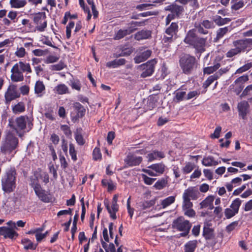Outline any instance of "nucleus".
Here are the masks:
<instances>
[{
	"instance_id": "nucleus-1",
	"label": "nucleus",
	"mask_w": 252,
	"mask_h": 252,
	"mask_svg": "<svg viewBox=\"0 0 252 252\" xmlns=\"http://www.w3.org/2000/svg\"><path fill=\"white\" fill-rule=\"evenodd\" d=\"M19 140L11 131L6 132L0 145V153L6 157H13L18 147Z\"/></svg>"
},
{
	"instance_id": "nucleus-2",
	"label": "nucleus",
	"mask_w": 252,
	"mask_h": 252,
	"mask_svg": "<svg viewBox=\"0 0 252 252\" xmlns=\"http://www.w3.org/2000/svg\"><path fill=\"white\" fill-rule=\"evenodd\" d=\"M207 38L198 37L194 29L189 31L184 39L186 44L192 46L197 52L202 53L205 50Z\"/></svg>"
},
{
	"instance_id": "nucleus-3",
	"label": "nucleus",
	"mask_w": 252,
	"mask_h": 252,
	"mask_svg": "<svg viewBox=\"0 0 252 252\" xmlns=\"http://www.w3.org/2000/svg\"><path fill=\"white\" fill-rule=\"evenodd\" d=\"M27 125L29 131L32 128L33 124L31 118L26 115L20 116L16 118L14 121L12 119L8 120V126L13 129L19 137H22V134L19 133V130L25 129Z\"/></svg>"
},
{
	"instance_id": "nucleus-4",
	"label": "nucleus",
	"mask_w": 252,
	"mask_h": 252,
	"mask_svg": "<svg viewBox=\"0 0 252 252\" xmlns=\"http://www.w3.org/2000/svg\"><path fill=\"white\" fill-rule=\"evenodd\" d=\"M16 171L14 168L8 169L1 179V185L3 190L10 193L14 191L16 188Z\"/></svg>"
},
{
	"instance_id": "nucleus-5",
	"label": "nucleus",
	"mask_w": 252,
	"mask_h": 252,
	"mask_svg": "<svg viewBox=\"0 0 252 252\" xmlns=\"http://www.w3.org/2000/svg\"><path fill=\"white\" fill-rule=\"evenodd\" d=\"M179 65L183 72L189 74L197 67L196 58L189 54H185L180 57Z\"/></svg>"
},
{
	"instance_id": "nucleus-6",
	"label": "nucleus",
	"mask_w": 252,
	"mask_h": 252,
	"mask_svg": "<svg viewBox=\"0 0 252 252\" xmlns=\"http://www.w3.org/2000/svg\"><path fill=\"white\" fill-rule=\"evenodd\" d=\"M179 26L178 23L172 22L165 30L162 41L164 43H171L177 38Z\"/></svg>"
},
{
	"instance_id": "nucleus-7",
	"label": "nucleus",
	"mask_w": 252,
	"mask_h": 252,
	"mask_svg": "<svg viewBox=\"0 0 252 252\" xmlns=\"http://www.w3.org/2000/svg\"><path fill=\"white\" fill-rule=\"evenodd\" d=\"M242 200L239 198H236L231 203L229 208L224 209V214L226 219H230L238 214L239 208L241 205Z\"/></svg>"
},
{
	"instance_id": "nucleus-8",
	"label": "nucleus",
	"mask_w": 252,
	"mask_h": 252,
	"mask_svg": "<svg viewBox=\"0 0 252 252\" xmlns=\"http://www.w3.org/2000/svg\"><path fill=\"white\" fill-rule=\"evenodd\" d=\"M157 63V62L155 59H153L139 65V67L143 70V72L140 75L141 77L145 78L151 76L154 72L155 66Z\"/></svg>"
},
{
	"instance_id": "nucleus-9",
	"label": "nucleus",
	"mask_w": 252,
	"mask_h": 252,
	"mask_svg": "<svg viewBox=\"0 0 252 252\" xmlns=\"http://www.w3.org/2000/svg\"><path fill=\"white\" fill-rule=\"evenodd\" d=\"M46 16L45 12L36 13L33 18V21L37 25L35 28L37 31L42 32L45 31L47 27Z\"/></svg>"
},
{
	"instance_id": "nucleus-10",
	"label": "nucleus",
	"mask_w": 252,
	"mask_h": 252,
	"mask_svg": "<svg viewBox=\"0 0 252 252\" xmlns=\"http://www.w3.org/2000/svg\"><path fill=\"white\" fill-rule=\"evenodd\" d=\"M175 1L165 7L164 10L170 11V13L169 14L178 18L183 14L185 9L183 6L179 5Z\"/></svg>"
},
{
	"instance_id": "nucleus-11",
	"label": "nucleus",
	"mask_w": 252,
	"mask_h": 252,
	"mask_svg": "<svg viewBox=\"0 0 252 252\" xmlns=\"http://www.w3.org/2000/svg\"><path fill=\"white\" fill-rule=\"evenodd\" d=\"M234 47H236L241 52H245L247 49H252V38L240 39L233 42Z\"/></svg>"
},
{
	"instance_id": "nucleus-12",
	"label": "nucleus",
	"mask_w": 252,
	"mask_h": 252,
	"mask_svg": "<svg viewBox=\"0 0 252 252\" xmlns=\"http://www.w3.org/2000/svg\"><path fill=\"white\" fill-rule=\"evenodd\" d=\"M20 97V93L17 91L16 86L14 85H10L4 94L6 104H9L11 101Z\"/></svg>"
},
{
	"instance_id": "nucleus-13",
	"label": "nucleus",
	"mask_w": 252,
	"mask_h": 252,
	"mask_svg": "<svg viewBox=\"0 0 252 252\" xmlns=\"http://www.w3.org/2000/svg\"><path fill=\"white\" fill-rule=\"evenodd\" d=\"M174 227L179 231H189L191 224L188 220H185L182 217H179L173 222Z\"/></svg>"
},
{
	"instance_id": "nucleus-14",
	"label": "nucleus",
	"mask_w": 252,
	"mask_h": 252,
	"mask_svg": "<svg viewBox=\"0 0 252 252\" xmlns=\"http://www.w3.org/2000/svg\"><path fill=\"white\" fill-rule=\"evenodd\" d=\"M226 68H220L218 72L213 75L210 76L204 82L203 87L204 89L207 88L213 82L219 79L223 74L226 73L228 71Z\"/></svg>"
},
{
	"instance_id": "nucleus-15",
	"label": "nucleus",
	"mask_w": 252,
	"mask_h": 252,
	"mask_svg": "<svg viewBox=\"0 0 252 252\" xmlns=\"http://www.w3.org/2000/svg\"><path fill=\"white\" fill-rule=\"evenodd\" d=\"M35 194L38 198L43 202L49 203L52 201V197L50 193H48L41 187L34 190Z\"/></svg>"
},
{
	"instance_id": "nucleus-16",
	"label": "nucleus",
	"mask_w": 252,
	"mask_h": 252,
	"mask_svg": "<svg viewBox=\"0 0 252 252\" xmlns=\"http://www.w3.org/2000/svg\"><path fill=\"white\" fill-rule=\"evenodd\" d=\"M11 81L14 82H21L24 80V77L22 71H20L15 65H13L11 69Z\"/></svg>"
},
{
	"instance_id": "nucleus-17",
	"label": "nucleus",
	"mask_w": 252,
	"mask_h": 252,
	"mask_svg": "<svg viewBox=\"0 0 252 252\" xmlns=\"http://www.w3.org/2000/svg\"><path fill=\"white\" fill-rule=\"evenodd\" d=\"M250 105L249 103L245 100L242 101L238 103L237 105L239 115L242 117L243 119H245L246 116L249 112Z\"/></svg>"
},
{
	"instance_id": "nucleus-18",
	"label": "nucleus",
	"mask_w": 252,
	"mask_h": 252,
	"mask_svg": "<svg viewBox=\"0 0 252 252\" xmlns=\"http://www.w3.org/2000/svg\"><path fill=\"white\" fill-rule=\"evenodd\" d=\"M142 158L134 155H128L125 159V162L129 166L139 165L142 161Z\"/></svg>"
},
{
	"instance_id": "nucleus-19",
	"label": "nucleus",
	"mask_w": 252,
	"mask_h": 252,
	"mask_svg": "<svg viewBox=\"0 0 252 252\" xmlns=\"http://www.w3.org/2000/svg\"><path fill=\"white\" fill-rule=\"evenodd\" d=\"M210 226L211 224L207 222L204 224L203 227L202 235L206 240H213L215 237L214 230Z\"/></svg>"
},
{
	"instance_id": "nucleus-20",
	"label": "nucleus",
	"mask_w": 252,
	"mask_h": 252,
	"mask_svg": "<svg viewBox=\"0 0 252 252\" xmlns=\"http://www.w3.org/2000/svg\"><path fill=\"white\" fill-rule=\"evenodd\" d=\"M0 235L3 236L5 239H13L14 237H17L18 234L13 229L3 226L0 227Z\"/></svg>"
},
{
	"instance_id": "nucleus-21",
	"label": "nucleus",
	"mask_w": 252,
	"mask_h": 252,
	"mask_svg": "<svg viewBox=\"0 0 252 252\" xmlns=\"http://www.w3.org/2000/svg\"><path fill=\"white\" fill-rule=\"evenodd\" d=\"M45 86L43 81L38 80L35 82L34 87V91L37 97H42L45 94Z\"/></svg>"
},
{
	"instance_id": "nucleus-22",
	"label": "nucleus",
	"mask_w": 252,
	"mask_h": 252,
	"mask_svg": "<svg viewBox=\"0 0 252 252\" xmlns=\"http://www.w3.org/2000/svg\"><path fill=\"white\" fill-rule=\"evenodd\" d=\"M199 192L193 187H189L186 189L183 193V198L195 200L198 198Z\"/></svg>"
},
{
	"instance_id": "nucleus-23",
	"label": "nucleus",
	"mask_w": 252,
	"mask_h": 252,
	"mask_svg": "<svg viewBox=\"0 0 252 252\" xmlns=\"http://www.w3.org/2000/svg\"><path fill=\"white\" fill-rule=\"evenodd\" d=\"M214 200V196L209 195L207 196L204 200L200 203V208H208L209 210H212L214 208L213 205Z\"/></svg>"
},
{
	"instance_id": "nucleus-24",
	"label": "nucleus",
	"mask_w": 252,
	"mask_h": 252,
	"mask_svg": "<svg viewBox=\"0 0 252 252\" xmlns=\"http://www.w3.org/2000/svg\"><path fill=\"white\" fill-rule=\"evenodd\" d=\"M39 174L37 171L34 172L33 174L30 177V185L33 190L41 187L39 182Z\"/></svg>"
},
{
	"instance_id": "nucleus-25",
	"label": "nucleus",
	"mask_w": 252,
	"mask_h": 252,
	"mask_svg": "<svg viewBox=\"0 0 252 252\" xmlns=\"http://www.w3.org/2000/svg\"><path fill=\"white\" fill-rule=\"evenodd\" d=\"M165 157V155L162 152L157 150L153 151L152 152L147 155V158L148 161H152L156 159H160Z\"/></svg>"
},
{
	"instance_id": "nucleus-26",
	"label": "nucleus",
	"mask_w": 252,
	"mask_h": 252,
	"mask_svg": "<svg viewBox=\"0 0 252 252\" xmlns=\"http://www.w3.org/2000/svg\"><path fill=\"white\" fill-rule=\"evenodd\" d=\"M151 36V32L149 30H141L134 34V39L140 41L149 38Z\"/></svg>"
},
{
	"instance_id": "nucleus-27",
	"label": "nucleus",
	"mask_w": 252,
	"mask_h": 252,
	"mask_svg": "<svg viewBox=\"0 0 252 252\" xmlns=\"http://www.w3.org/2000/svg\"><path fill=\"white\" fill-rule=\"evenodd\" d=\"M14 65H15L16 67H18L20 71H22V73L27 72V73H31L32 72V68L29 63L20 61L15 63Z\"/></svg>"
},
{
	"instance_id": "nucleus-28",
	"label": "nucleus",
	"mask_w": 252,
	"mask_h": 252,
	"mask_svg": "<svg viewBox=\"0 0 252 252\" xmlns=\"http://www.w3.org/2000/svg\"><path fill=\"white\" fill-rule=\"evenodd\" d=\"M220 163V161L218 162L215 160L214 158L212 156L204 157L202 160V164L205 166H216Z\"/></svg>"
},
{
	"instance_id": "nucleus-29",
	"label": "nucleus",
	"mask_w": 252,
	"mask_h": 252,
	"mask_svg": "<svg viewBox=\"0 0 252 252\" xmlns=\"http://www.w3.org/2000/svg\"><path fill=\"white\" fill-rule=\"evenodd\" d=\"M126 63V61L124 58L119 59H115L112 61L107 62L106 66L109 68H116L119 66L124 65Z\"/></svg>"
},
{
	"instance_id": "nucleus-30",
	"label": "nucleus",
	"mask_w": 252,
	"mask_h": 252,
	"mask_svg": "<svg viewBox=\"0 0 252 252\" xmlns=\"http://www.w3.org/2000/svg\"><path fill=\"white\" fill-rule=\"evenodd\" d=\"M156 203L155 200L141 201L138 203V208L140 210H146L153 206Z\"/></svg>"
},
{
	"instance_id": "nucleus-31",
	"label": "nucleus",
	"mask_w": 252,
	"mask_h": 252,
	"mask_svg": "<svg viewBox=\"0 0 252 252\" xmlns=\"http://www.w3.org/2000/svg\"><path fill=\"white\" fill-rule=\"evenodd\" d=\"M197 246V241H189L184 246V252H194Z\"/></svg>"
},
{
	"instance_id": "nucleus-32",
	"label": "nucleus",
	"mask_w": 252,
	"mask_h": 252,
	"mask_svg": "<svg viewBox=\"0 0 252 252\" xmlns=\"http://www.w3.org/2000/svg\"><path fill=\"white\" fill-rule=\"evenodd\" d=\"M54 91L55 93L59 94H64L69 93V88L64 84H60L56 86Z\"/></svg>"
},
{
	"instance_id": "nucleus-33",
	"label": "nucleus",
	"mask_w": 252,
	"mask_h": 252,
	"mask_svg": "<svg viewBox=\"0 0 252 252\" xmlns=\"http://www.w3.org/2000/svg\"><path fill=\"white\" fill-rule=\"evenodd\" d=\"M231 9L233 11H237L242 8L245 6L244 0H231Z\"/></svg>"
},
{
	"instance_id": "nucleus-34",
	"label": "nucleus",
	"mask_w": 252,
	"mask_h": 252,
	"mask_svg": "<svg viewBox=\"0 0 252 252\" xmlns=\"http://www.w3.org/2000/svg\"><path fill=\"white\" fill-rule=\"evenodd\" d=\"M27 3L26 0H10L11 7L19 9L24 7Z\"/></svg>"
},
{
	"instance_id": "nucleus-35",
	"label": "nucleus",
	"mask_w": 252,
	"mask_h": 252,
	"mask_svg": "<svg viewBox=\"0 0 252 252\" xmlns=\"http://www.w3.org/2000/svg\"><path fill=\"white\" fill-rule=\"evenodd\" d=\"M101 184L103 187H107V191L111 192L116 189V185L111 180L102 179Z\"/></svg>"
},
{
	"instance_id": "nucleus-36",
	"label": "nucleus",
	"mask_w": 252,
	"mask_h": 252,
	"mask_svg": "<svg viewBox=\"0 0 252 252\" xmlns=\"http://www.w3.org/2000/svg\"><path fill=\"white\" fill-rule=\"evenodd\" d=\"M12 112L15 114H18L25 111V105L23 102H19L12 107Z\"/></svg>"
},
{
	"instance_id": "nucleus-37",
	"label": "nucleus",
	"mask_w": 252,
	"mask_h": 252,
	"mask_svg": "<svg viewBox=\"0 0 252 252\" xmlns=\"http://www.w3.org/2000/svg\"><path fill=\"white\" fill-rule=\"evenodd\" d=\"M22 243L26 250H34L37 246V244H33L31 240L27 238L22 239Z\"/></svg>"
},
{
	"instance_id": "nucleus-38",
	"label": "nucleus",
	"mask_w": 252,
	"mask_h": 252,
	"mask_svg": "<svg viewBox=\"0 0 252 252\" xmlns=\"http://www.w3.org/2000/svg\"><path fill=\"white\" fill-rule=\"evenodd\" d=\"M149 168L155 171L158 174H162L164 172L165 166L162 163L153 164Z\"/></svg>"
},
{
	"instance_id": "nucleus-39",
	"label": "nucleus",
	"mask_w": 252,
	"mask_h": 252,
	"mask_svg": "<svg viewBox=\"0 0 252 252\" xmlns=\"http://www.w3.org/2000/svg\"><path fill=\"white\" fill-rule=\"evenodd\" d=\"M73 107L77 111L78 117L82 118L85 116L86 109L79 102H75L73 104Z\"/></svg>"
},
{
	"instance_id": "nucleus-40",
	"label": "nucleus",
	"mask_w": 252,
	"mask_h": 252,
	"mask_svg": "<svg viewBox=\"0 0 252 252\" xmlns=\"http://www.w3.org/2000/svg\"><path fill=\"white\" fill-rule=\"evenodd\" d=\"M231 19L229 18H223L220 16H216L214 18L213 21L214 22L219 26H222L223 25L226 24L231 21Z\"/></svg>"
},
{
	"instance_id": "nucleus-41",
	"label": "nucleus",
	"mask_w": 252,
	"mask_h": 252,
	"mask_svg": "<svg viewBox=\"0 0 252 252\" xmlns=\"http://www.w3.org/2000/svg\"><path fill=\"white\" fill-rule=\"evenodd\" d=\"M130 33H131V31H127L126 29H120L116 33L114 38L115 40H119Z\"/></svg>"
},
{
	"instance_id": "nucleus-42",
	"label": "nucleus",
	"mask_w": 252,
	"mask_h": 252,
	"mask_svg": "<svg viewBox=\"0 0 252 252\" xmlns=\"http://www.w3.org/2000/svg\"><path fill=\"white\" fill-rule=\"evenodd\" d=\"M175 200V197L174 196H169L161 201V205L163 208H165L167 206L173 203Z\"/></svg>"
},
{
	"instance_id": "nucleus-43",
	"label": "nucleus",
	"mask_w": 252,
	"mask_h": 252,
	"mask_svg": "<svg viewBox=\"0 0 252 252\" xmlns=\"http://www.w3.org/2000/svg\"><path fill=\"white\" fill-rule=\"evenodd\" d=\"M220 66L219 63H217L214 66L205 67L203 69V72L205 74H210L216 71Z\"/></svg>"
},
{
	"instance_id": "nucleus-44",
	"label": "nucleus",
	"mask_w": 252,
	"mask_h": 252,
	"mask_svg": "<svg viewBox=\"0 0 252 252\" xmlns=\"http://www.w3.org/2000/svg\"><path fill=\"white\" fill-rule=\"evenodd\" d=\"M249 80L247 75H244L238 77L234 82L235 85L244 86V84Z\"/></svg>"
},
{
	"instance_id": "nucleus-45",
	"label": "nucleus",
	"mask_w": 252,
	"mask_h": 252,
	"mask_svg": "<svg viewBox=\"0 0 252 252\" xmlns=\"http://www.w3.org/2000/svg\"><path fill=\"white\" fill-rule=\"evenodd\" d=\"M228 32V28L225 27L222 28H220L217 31V36L216 39L218 40L221 38L227 32Z\"/></svg>"
},
{
	"instance_id": "nucleus-46",
	"label": "nucleus",
	"mask_w": 252,
	"mask_h": 252,
	"mask_svg": "<svg viewBox=\"0 0 252 252\" xmlns=\"http://www.w3.org/2000/svg\"><path fill=\"white\" fill-rule=\"evenodd\" d=\"M175 95L174 97V101L176 102H179L184 99L186 94V93L184 91L176 92L175 93Z\"/></svg>"
},
{
	"instance_id": "nucleus-47",
	"label": "nucleus",
	"mask_w": 252,
	"mask_h": 252,
	"mask_svg": "<svg viewBox=\"0 0 252 252\" xmlns=\"http://www.w3.org/2000/svg\"><path fill=\"white\" fill-rule=\"evenodd\" d=\"M195 165L193 163L188 162L182 169L183 172L185 174L190 173L194 168Z\"/></svg>"
},
{
	"instance_id": "nucleus-48",
	"label": "nucleus",
	"mask_w": 252,
	"mask_h": 252,
	"mask_svg": "<svg viewBox=\"0 0 252 252\" xmlns=\"http://www.w3.org/2000/svg\"><path fill=\"white\" fill-rule=\"evenodd\" d=\"M167 183V181L164 178L158 180L154 185V187L157 189H161L164 188Z\"/></svg>"
},
{
	"instance_id": "nucleus-49",
	"label": "nucleus",
	"mask_w": 252,
	"mask_h": 252,
	"mask_svg": "<svg viewBox=\"0 0 252 252\" xmlns=\"http://www.w3.org/2000/svg\"><path fill=\"white\" fill-rule=\"evenodd\" d=\"M69 153L71 156V159L74 161H75L77 159V152L75 149V147L74 145L72 143L69 144Z\"/></svg>"
},
{
	"instance_id": "nucleus-50",
	"label": "nucleus",
	"mask_w": 252,
	"mask_h": 252,
	"mask_svg": "<svg viewBox=\"0 0 252 252\" xmlns=\"http://www.w3.org/2000/svg\"><path fill=\"white\" fill-rule=\"evenodd\" d=\"M252 67V62L247 63L244 65L243 66L240 67L235 72L236 74H240L244 72H245L248 70L250 68Z\"/></svg>"
},
{
	"instance_id": "nucleus-51",
	"label": "nucleus",
	"mask_w": 252,
	"mask_h": 252,
	"mask_svg": "<svg viewBox=\"0 0 252 252\" xmlns=\"http://www.w3.org/2000/svg\"><path fill=\"white\" fill-rule=\"evenodd\" d=\"M75 139L76 141L77 144L79 145H83L85 143V140L84 139L82 134L77 131L75 133Z\"/></svg>"
},
{
	"instance_id": "nucleus-52",
	"label": "nucleus",
	"mask_w": 252,
	"mask_h": 252,
	"mask_svg": "<svg viewBox=\"0 0 252 252\" xmlns=\"http://www.w3.org/2000/svg\"><path fill=\"white\" fill-rule=\"evenodd\" d=\"M194 27L195 28V32L197 31V32L203 34H207L208 33V31L206 29H204L203 28L204 27H203L200 23H195Z\"/></svg>"
},
{
	"instance_id": "nucleus-53",
	"label": "nucleus",
	"mask_w": 252,
	"mask_h": 252,
	"mask_svg": "<svg viewBox=\"0 0 252 252\" xmlns=\"http://www.w3.org/2000/svg\"><path fill=\"white\" fill-rule=\"evenodd\" d=\"M142 178L146 185H151L153 184V183L156 181V178H152L149 177L146 175L142 174H141Z\"/></svg>"
},
{
	"instance_id": "nucleus-54",
	"label": "nucleus",
	"mask_w": 252,
	"mask_h": 252,
	"mask_svg": "<svg viewBox=\"0 0 252 252\" xmlns=\"http://www.w3.org/2000/svg\"><path fill=\"white\" fill-rule=\"evenodd\" d=\"M241 52L239 51V50L235 47L234 48L231 49L229 50L226 54V56L227 58H232L238 54H240Z\"/></svg>"
},
{
	"instance_id": "nucleus-55",
	"label": "nucleus",
	"mask_w": 252,
	"mask_h": 252,
	"mask_svg": "<svg viewBox=\"0 0 252 252\" xmlns=\"http://www.w3.org/2000/svg\"><path fill=\"white\" fill-rule=\"evenodd\" d=\"M70 86L72 89L76 90L78 91L81 90V84L78 80H73L71 81Z\"/></svg>"
},
{
	"instance_id": "nucleus-56",
	"label": "nucleus",
	"mask_w": 252,
	"mask_h": 252,
	"mask_svg": "<svg viewBox=\"0 0 252 252\" xmlns=\"http://www.w3.org/2000/svg\"><path fill=\"white\" fill-rule=\"evenodd\" d=\"M93 157L94 160H97L101 159V153L99 148H95L93 152Z\"/></svg>"
},
{
	"instance_id": "nucleus-57",
	"label": "nucleus",
	"mask_w": 252,
	"mask_h": 252,
	"mask_svg": "<svg viewBox=\"0 0 252 252\" xmlns=\"http://www.w3.org/2000/svg\"><path fill=\"white\" fill-rule=\"evenodd\" d=\"M183 198V210H186L187 209H190L192 207V203L190 201V199H187L186 198Z\"/></svg>"
},
{
	"instance_id": "nucleus-58",
	"label": "nucleus",
	"mask_w": 252,
	"mask_h": 252,
	"mask_svg": "<svg viewBox=\"0 0 252 252\" xmlns=\"http://www.w3.org/2000/svg\"><path fill=\"white\" fill-rule=\"evenodd\" d=\"M244 86L235 85L234 84H231L229 86V88L230 90H233V91L236 93V94L238 95L241 93L242 90H243Z\"/></svg>"
},
{
	"instance_id": "nucleus-59",
	"label": "nucleus",
	"mask_w": 252,
	"mask_h": 252,
	"mask_svg": "<svg viewBox=\"0 0 252 252\" xmlns=\"http://www.w3.org/2000/svg\"><path fill=\"white\" fill-rule=\"evenodd\" d=\"M203 27H204L206 30L212 29L214 27V23L208 20H203L201 23H200Z\"/></svg>"
},
{
	"instance_id": "nucleus-60",
	"label": "nucleus",
	"mask_w": 252,
	"mask_h": 252,
	"mask_svg": "<svg viewBox=\"0 0 252 252\" xmlns=\"http://www.w3.org/2000/svg\"><path fill=\"white\" fill-rule=\"evenodd\" d=\"M26 50L24 47L17 48L15 55L18 58H23L26 55Z\"/></svg>"
},
{
	"instance_id": "nucleus-61",
	"label": "nucleus",
	"mask_w": 252,
	"mask_h": 252,
	"mask_svg": "<svg viewBox=\"0 0 252 252\" xmlns=\"http://www.w3.org/2000/svg\"><path fill=\"white\" fill-rule=\"evenodd\" d=\"M104 205H105V207H106L108 212L110 214V217L112 219H113V220L116 219V218H117V216H116V212H114L112 211L111 209L110 208V207L109 206V203L108 202H106L105 201H104Z\"/></svg>"
},
{
	"instance_id": "nucleus-62",
	"label": "nucleus",
	"mask_w": 252,
	"mask_h": 252,
	"mask_svg": "<svg viewBox=\"0 0 252 252\" xmlns=\"http://www.w3.org/2000/svg\"><path fill=\"white\" fill-rule=\"evenodd\" d=\"M252 92V84L248 86L243 91L240 95V97L242 98L246 95H250Z\"/></svg>"
},
{
	"instance_id": "nucleus-63",
	"label": "nucleus",
	"mask_w": 252,
	"mask_h": 252,
	"mask_svg": "<svg viewBox=\"0 0 252 252\" xmlns=\"http://www.w3.org/2000/svg\"><path fill=\"white\" fill-rule=\"evenodd\" d=\"M61 129L63 132L66 136H70L71 135V131L70 127L67 125H62Z\"/></svg>"
},
{
	"instance_id": "nucleus-64",
	"label": "nucleus",
	"mask_w": 252,
	"mask_h": 252,
	"mask_svg": "<svg viewBox=\"0 0 252 252\" xmlns=\"http://www.w3.org/2000/svg\"><path fill=\"white\" fill-rule=\"evenodd\" d=\"M148 21V19L144 20L141 21H131L129 25H134L136 27H142L146 25L147 22Z\"/></svg>"
}]
</instances>
